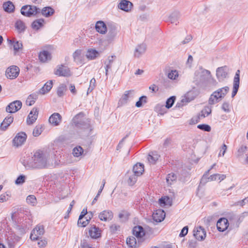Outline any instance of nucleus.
Segmentation results:
<instances>
[{
    "mask_svg": "<svg viewBox=\"0 0 248 248\" xmlns=\"http://www.w3.org/2000/svg\"><path fill=\"white\" fill-rule=\"evenodd\" d=\"M11 195L7 193L1 194L0 196V202H3L7 201L10 198Z\"/></svg>",
    "mask_w": 248,
    "mask_h": 248,
    "instance_id": "57",
    "label": "nucleus"
},
{
    "mask_svg": "<svg viewBox=\"0 0 248 248\" xmlns=\"http://www.w3.org/2000/svg\"><path fill=\"white\" fill-rule=\"evenodd\" d=\"M38 93H33L30 94L26 100V103L29 106L32 105L38 98Z\"/></svg>",
    "mask_w": 248,
    "mask_h": 248,
    "instance_id": "37",
    "label": "nucleus"
},
{
    "mask_svg": "<svg viewBox=\"0 0 248 248\" xmlns=\"http://www.w3.org/2000/svg\"><path fill=\"white\" fill-rule=\"evenodd\" d=\"M160 205L161 206H170L172 204V200L169 197H162L159 199Z\"/></svg>",
    "mask_w": 248,
    "mask_h": 248,
    "instance_id": "33",
    "label": "nucleus"
},
{
    "mask_svg": "<svg viewBox=\"0 0 248 248\" xmlns=\"http://www.w3.org/2000/svg\"><path fill=\"white\" fill-rule=\"evenodd\" d=\"M197 127L202 130L206 132H210L211 130L210 126L205 124H199L197 126Z\"/></svg>",
    "mask_w": 248,
    "mask_h": 248,
    "instance_id": "53",
    "label": "nucleus"
},
{
    "mask_svg": "<svg viewBox=\"0 0 248 248\" xmlns=\"http://www.w3.org/2000/svg\"><path fill=\"white\" fill-rule=\"evenodd\" d=\"M133 233L137 238L138 241L134 236H131L127 238L126 243L131 248H137L140 244L141 237L145 235V232L141 226H138L133 228Z\"/></svg>",
    "mask_w": 248,
    "mask_h": 248,
    "instance_id": "3",
    "label": "nucleus"
},
{
    "mask_svg": "<svg viewBox=\"0 0 248 248\" xmlns=\"http://www.w3.org/2000/svg\"><path fill=\"white\" fill-rule=\"evenodd\" d=\"M211 108L209 106H206L200 113L199 117L204 118L208 116L211 113Z\"/></svg>",
    "mask_w": 248,
    "mask_h": 248,
    "instance_id": "40",
    "label": "nucleus"
},
{
    "mask_svg": "<svg viewBox=\"0 0 248 248\" xmlns=\"http://www.w3.org/2000/svg\"><path fill=\"white\" fill-rule=\"evenodd\" d=\"M159 157L160 155L156 152H153L149 154L147 159L150 164H155Z\"/></svg>",
    "mask_w": 248,
    "mask_h": 248,
    "instance_id": "31",
    "label": "nucleus"
},
{
    "mask_svg": "<svg viewBox=\"0 0 248 248\" xmlns=\"http://www.w3.org/2000/svg\"><path fill=\"white\" fill-rule=\"evenodd\" d=\"M9 41L13 44L14 49L16 51H18L22 47V44L20 42L13 41L12 42L11 40H9Z\"/></svg>",
    "mask_w": 248,
    "mask_h": 248,
    "instance_id": "51",
    "label": "nucleus"
},
{
    "mask_svg": "<svg viewBox=\"0 0 248 248\" xmlns=\"http://www.w3.org/2000/svg\"><path fill=\"white\" fill-rule=\"evenodd\" d=\"M177 176L174 173L169 174L166 178V181L169 185H171L172 183L176 181Z\"/></svg>",
    "mask_w": 248,
    "mask_h": 248,
    "instance_id": "48",
    "label": "nucleus"
},
{
    "mask_svg": "<svg viewBox=\"0 0 248 248\" xmlns=\"http://www.w3.org/2000/svg\"><path fill=\"white\" fill-rule=\"evenodd\" d=\"M95 29L97 32L101 34H105L107 31L106 24L102 21H98L96 22Z\"/></svg>",
    "mask_w": 248,
    "mask_h": 248,
    "instance_id": "26",
    "label": "nucleus"
},
{
    "mask_svg": "<svg viewBox=\"0 0 248 248\" xmlns=\"http://www.w3.org/2000/svg\"><path fill=\"white\" fill-rule=\"evenodd\" d=\"M62 117L58 113L52 114L49 119V123L54 126H57L61 123Z\"/></svg>",
    "mask_w": 248,
    "mask_h": 248,
    "instance_id": "21",
    "label": "nucleus"
},
{
    "mask_svg": "<svg viewBox=\"0 0 248 248\" xmlns=\"http://www.w3.org/2000/svg\"><path fill=\"white\" fill-rule=\"evenodd\" d=\"M228 71L229 69L226 66L217 68L216 71V76L219 81L223 80L227 77Z\"/></svg>",
    "mask_w": 248,
    "mask_h": 248,
    "instance_id": "11",
    "label": "nucleus"
},
{
    "mask_svg": "<svg viewBox=\"0 0 248 248\" xmlns=\"http://www.w3.org/2000/svg\"><path fill=\"white\" fill-rule=\"evenodd\" d=\"M44 22V20L42 18L35 20L31 24L32 28L37 30L43 26Z\"/></svg>",
    "mask_w": 248,
    "mask_h": 248,
    "instance_id": "39",
    "label": "nucleus"
},
{
    "mask_svg": "<svg viewBox=\"0 0 248 248\" xmlns=\"http://www.w3.org/2000/svg\"><path fill=\"white\" fill-rule=\"evenodd\" d=\"M83 152L84 150L83 148L80 146H78L73 149L72 154L75 157H78L81 155Z\"/></svg>",
    "mask_w": 248,
    "mask_h": 248,
    "instance_id": "42",
    "label": "nucleus"
},
{
    "mask_svg": "<svg viewBox=\"0 0 248 248\" xmlns=\"http://www.w3.org/2000/svg\"><path fill=\"white\" fill-rule=\"evenodd\" d=\"M197 242L195 240H190L188 242V247L189 248H195Z\"/></svg>",
    "mask_w": 248,
    "mask_h": 248,
    "instance_id": "64",
    "label": "nucleus"
},
{
    "mask_svg": "<svg viewBox=\"0 0 248 248\" xmlns=\"http://www.w3.org/2000/svg\"><path fill=\"white\" fill-rule=\"evenodd\" d=\"M248 202V199L247 198H245L244 199L236 203V205H240L241 206H243L244 205H245L246 203Z\"/></svg>",
    "mask_w": 248,
    "mask_h": 248,
    "instance_id": "63",
    "label": "nucleus"
},
{
    "mask_svg": "<svg viewBox=\"0 0 248 248\" xmlns=\"http://www.w3.org/2000/svg\"><path fill=\"white\" fill-rule=\"evenodd\" d=\"M134 90L125 91L118 102V106H123L126 105L131 99L134 97Z\"/></svg>",
    "mask_w": 248,
    "mask_h": 248,
    "instance_id": "7",
    "label": "nucleus"
},
{
    "mask_svg": "<svg viewBox=\"0 0 248 248\" xmlns=\"http://www.w3.org/2000/svg\"><path fill=\"white\" fill-rule=\"evenodd\" d=\"M22 102L19 100H16L10 103L6 107V112L13 113L19 110L22 107Z\"/></svg>",
    "mask_w": 248,
    "mask_h": 248,
    "instance_id": "8",
    "label": "nucleus"
},
{
    "mask_svg": "<svg viewBox=\"0 0 248 248\" xmlns=\"http://www.w3.org/2000/svg\"><path fill=\"white\" fill-rule=\"evenodd\" d=\"M26 177L25 175H20L19 176L15 181V183L16 185H22L25 181Z\"/></svg>",
    "mask_w": 248,
    "mask_h": 248,
    "instance_id": "54",
    "label": "nucleus"
},
{
    "mask_svg": "<svg viewBox=\"0 0 248 248\" xmlns=\"http://www.w3.org/2000/svg\"><path fill=\"white\" fill-rule=\"evenodd\" d=\"M247 147L246 146L242 145L238 149L236 156L237 158H240L242 157L244 154L246 152Z\"/></svg>",
    "mask_w": 248,
    "mask_h": 248,
    "instance_id": "45",
    "label": "nucleus"
},
{
    "mask_svg": "<svg viewBox=\"0 0 248 248\" xmlns=\"http://www.w3.org/2000/svg\"><path fill=\"white\" fill-rule=\"evenodd\" d=\"M178 76V72L176 70H171L167 74L168 78L172 80L176 79Z\"/></svg>",
    "mask_w": 248,
    "mask_h": 248,
    "instance_id": "46",
    "label": "nucleus"
},
{
    "mask_svg": "<svg viewBox=\"0 0 248 248\" xmlns=\"http://www.w3.org/2000/svg\"><path fill=\"white\" fill-rule=\"evenodd\" d=\"M100 54V52L95 49L90 48L87 50L86 56L89 60H93L99 57Z\"/></svg>",
    "mask_w": 248,
    "mask_h": 248,
    "instance_id": "23",
    "label": "nucleus"
},
{
    "mask_svg": "<svg viewBox=\"0 0 248 248\" xmlns=\"http://www.w3.org/2000/svg\"><path fill=\"white\" fill-rule=\"evenodd\" d=\"M15 27L19 32H23L25 30V24L21 20L16 21L15 24Z\"/></svg>",
    "mask_w": 248,
    "mask_h": 248,
    "instance_id": "43",
    "label": "nucleus"
},
{
    "mask_svg": "<svg viewBox=\"0 0 248 248\" xmlns=\"http://www.w3.org/2000/svg\"><path fill=\"white\" fill-rule=\"evenodd\" d=\"M14 118L12 116L6 117L3 122L1 123L0 128L3 131H5L7 129L8 127L10 124L13 122Z\"/></svg>",
    "mask_w": 248,
    "mask_h": 248,
    "instance_id": "25",
    "label": "nucleus"
},
{
    "mask_svg": "<svg viewBox=\"0 0 248 248\" xmlns=\"http://www.w3.org/2000/svg\"><path fill=\"white\" fill-rule=\"evenodd\" d=\"M3 8L7 13H12L15 10V6L11 1H8L3 4Z\"/></svg>",
    "mask_w": 248,
    "mask_h": 248,
    "instance_id": "34",
    "label": "nucleus"
},
{
    "mask_svg": "<svg viewBox=\"0 0 248 248\" xmlns=\"http://www.w3.org/2000/svg\"><path fill=\"white\" fill-rule=\"evenodd\" d=\"M144 171V165L140 163H138L135 165L133 168V173L136 175L140 176Z\"/></svg>",
    "mask_w": 248,
    "mask_h": 248,
    "instance_id": "29",
    "label": "nucleus"
},
{
    "mask_svg": "<svg viewBox=\"0 0 248 248\" xmlns=\"http://www.w3.org/2000/svg\"><path fill=\"white\" fill-rule=\"evenodd\" d=\"M227 149V145H225V144H223L220 149V153L218 154V156H224V155Z\"/></svg>",
    "mask_w": 248,
    "mask_h": 248,
    "instance_id": "61",
    "label": "nucleus"
},
{
    "mask_svg": "<svg viewBox=\"0 0 248 248\" xmlns=\"http://www.w3.org/2000/svg\"><path fill=\"white\" fill-rule=\"evenodd\" d=\"M39 58L40 61L46 62L51 59V54L48 51L44 50L40 53Z\"/></svg>",
    "mask_w": 248,
    "mask_h": 248,
    "instance_id": "32",
    "label": "nucleus"
},
{
    "mask_svg": "<svg viewBox=\"0 0 248 248\" xmlns=\"http://www.w3.org/2000/svg\"><path fill=\"white\" fill-rule=\"evenodd\" d=\"M193 232V235L195 238L199 241H202L204 240L206 235L205 230L201 226L195 228L194 229Z\"/></svg>",
    "mask_w": 248,
    "mask_h": 248,
    "instance_id": "13",
    "label": "nucleus"
},
{
    "mask_svg": "<svg viewBox=\"0 0 248 248\" xmlns=\"http://www.w3.org/2000/svg\"><path fill=\"white\" fill-rule=\"evenodd\" d=\"M19 69L15 65H13L7 68L6 71V76L7 78L14 79L19 75Z\"/></svg>",
    "mask_w": 248,
    "mask_h": 248,
    "instance_id": "12",
    "label": "nucleus"
},
{
    "mask_svg": "<svg viewBox=\"0 0 248 248\" xmlns=\"http://www.w3.org/2000/svg\"><path fill=\"white\" fill-rule=\"evenodd\" d=\"M27 202L28 204L32 206H34L37 202L36 199L34 195H29L26 199Z\"/></svg>",
    "mask_w": 248,
    "mask_h": 248,
    "instance_id": "49",
    "label": "nucleus"
},
{
    "mask_svg": "<svg viewBox=\"0 0 248 248\" xmlns=\"http://www.w3.org/2000/svg\"><path fill=\"white\" fill-rule=\"evenodd\" d=\"M175 100V97L174 96L170 97L166 101V107L168 108H170L173 105Z\"/></svg>",
    "mask_w": 248,
    "mask_h": 248,
    "instance_id": "52",
    "label": "nucleus"
},
{
    "mask_svg": "<svg viewBox=\"0 0 248 248\" xmlns=\"http://www.w3.org/2000/svg\"><path fill=\"white\" fill-rule=\"evenodd\" d=\"M95 79L94 78L90 80V86L87 91V94L91 92L94 89L95 86Z\"/></svg>",
    "mask_w": 248,
    "mask_h": 248,
    "instance_id": "55",
    "label": "nucleus"
},
{
    "mask_svg": "<svg viewBox=\"0 0 248 248\" xmlns=\"http://www.w3.org/2000/svg\"><path fill=\"white\" fill-rule=\"evenodd\" d=\"M146 50V46L145 44H142L138 45L134 51V56L139 58L144 54Z\"/></svg>",
    "mask_w": 248,
    "mask_h": 248,
    "instance_id": "24",
    "label": "nucleus"
},
{
    "mask_svg": "<svg viewBox=\"0 0 248 248\" xmlns=\"http://www.w3.org/2000/svg\"><path fill=\"white\" fill-rule=\"evenodd\" d=\"M73 123L77 127L86 129L91 131V125L89 121L84 118V113L82 112L77 114L72 120Z\"/></svg>",
    "mask_w": 248,
    "mask_h": 248,
    "instance_id": "4",
    "label": "nucleus"
},
{
    "mask_svg": "<svg viewBox=\"0 0 248 248\" xmlns=\"http://www.w3.org/2000/svg\"><path fill=\"white\" fill-rule=\"evenodd\" d=\"M87 214V209H83L81 211L80 215L79 217V218L78 220V224L79 226H81L82 227H84L86 226L89 222L90 220L91 219V217H93L92 214L91 212V217H89V219H86L84 222H81V220L83 219V217Z\"/></svg>",
    "mask_w": 248,
    "mask_h": 248,
    "instance_id": "19",
    "label": "nucleus"
},
{
    "mask_svg": "<svg viewBox=\"0 0 248 248\" xmlns=\"http://www.w3.org/2000/svg\"><path fill=\"white\" fill-rule=\"evenodd\" d=\"M42 130L39 126H36L33 129L32 134L34 137L39 136L42 133Z\"/></svg>",
    "mask_w": 248,
    "mask_h": 248,
    "instance_id": "56",
    "label": "nucleus"
},
{
    "mask_svg": "<svg viewBox=\"0 0 248 248\" xmlns=\"http://www.w3.org/2000/svg\"><path fill=\"white\" fill-rule=\"evenodd\" d=\"M188 231V227L187 226H186L184 227L182 230H181V232L179 234L180 237H183L186 235L187 234Z\"/></svg>",
    "mask_w": 248,
    "mask_h": 248,
    "instance_id": "60",
    "label": "nucleus"
},
{
    "mask_svg": "<svg viewBox=\"0 0 248 248\" xmlns=\"http://www.w3.org/2000/svg\"><path fill=\"white\" fill-rule=\"evenodd\" d=\"M73 57L75 62L81 63L82 58L81 50L79 49L76 50L73 54Z\"/></svg>",
    "mask_w": 248,
    "mask_h": 248,
    "instance_id": "44",
    "label": "nucleus"
},
{
    "mask_svg": "<svg viewBox=\"0 0 248 248\" xmlns=\"http://www.w3.org/2000/svg\"><path fill=\"white\" fill-rule=\"evenodd\" d=\"M133 7V4L129 1L127 0H122L121 2L118 5V7L125 12L131 11Z\"/></svg>",
    "mask_w": 248,
    "mask_h": 248,
    "instance_id": "22",
    "label": "nucleus"
},
{
    "mask_svg": "<svg viewBox=\"0 0 248 248\" xmlns=\"http://www.w3.org/2000/svg\"><path fill=\"white\" fill-rule=\"evenodd\" d=\"M38 114V111L37 108H33L29 113L27 119V123L29 125L33 124L36 120Z\"/></svg>",
    "mask_w": 248,
    "mask_h": 248,
    "instance_id": "17",
    "label": "nucleus"
},
{
    "mask_svg": "<svg viewBox=\"0 0 248 248\" xmlns=\"http://www.w3.org/2000/svg\"><path fill=\"white\" fill-rule=\"evenodd\" d=\"M193 83L200 89L210 90L217 84L210 71L200 67L194 73Z\"/></svg>",
    "mask_w": 248,
    "mask_h": 248,
    "instance_id": "1",
    "label": "nucleus"
},
{
    "mask_svg": "<svg viewBox=\"0 0 248 248\" xmlns=\"http://www.w3.org/2000/svg\"><path fill=\"white\" fill-rule=\"evenodd\" d=\"M139 176L136 175L134 173L130 174H128V179L127 182L129 185H133L137 181V177Z\"/></svg>",
    "mask_w": 248,
    "mask_h": 248,
    "instance_id": "47",
    "label": "nucleus"
},
{
    "mask_svg": "<svg viewBox=\"0 0 248 248\" xmlns=\"http://www.w3.org/2000/svg\"><path fill=\"white\" fill-rule=\"evenodd\" d=\"M229 222L226 218H220L217 223V227L218 231L223 232L227 230Z\"/></svg>",
    "mask_w": 248,
    "mask_h": 248,
    "instance_id": "16",
    "label": "nucleus"
},
{
    "mask_svg": "<svg viewBox=\"0 0 248 248\" xmlns=\"http://www.w3.org/2000/svg\"><path fill=\"white\" fill-rule=\"evenodd\" d=\"M113 217V213L110 210H104L101 212L98 215L99 219L104 221H109L111 220Z\"/></svg>",
    "mask_w": 248,
    "mask_h": 248,
    "instance_id": "18",
    "label": "nucleus"
},
{
    "mask_svg": "<svg viewBox=\"0 0 248 248\" xmlns=\"http://www.w3.org/2000/svg\"><path fill=\"white\" fill-rule=\"evenodd\" d=\"M89 233L92 238H97L101 236L100 231L99 228L95 226L92 227L89 230Z\"/></svg>",
    "mask_w": 248,
    "mask_h": 248,
    "instance_id": "30",
    "label": "nucleus"
},
{
    "mask_svg": "<svg viewBox=\"0 0 248 248\" xmlns=\"http://www.w3.org/2000/svg\"><path fill=\"white\" fill-rule=\"evenodd\" d=\"M27 136L25 133L20 132L17 134L13 140L14 146L18 147L21 146L26 141Z\"/></svg>",
    "mask_w": 248,
    "mask_h": 248,
    "instance_id": "10",
    "label": "nucleus"
},
{
    "mask_svg": "<svg viewBox=\"0 0 248 248\" xmlns=\"http://www.w3.org/2000/svg\"><path fill=\"white\" fill-rule=\"evenodd\" d=\"M48 159L47 154L43 151H36L31 157V160L28 162L26 167L33 169H42L45 168L47 164Z\"/></svg>",
    "mask_w": 248,
    "mask_h": 248,
    "instance_id": "2",
    "label": "nucleus"
},
{
    "mask_svg": "<svg viewBox=\"0 0 248 248\" xmlns=\"http://www.w3.org/2000/svg\"><path fill=\"white\" fill-rule=\"evenodd\" d=\"M45 232L43 225L37 226L31 232L30 238L32 240H39V237L44 234Z\"/></svg>",
    "mask_w": 248,
    "mask_h": 248,
    "instance_id": "9",
    "label": "nucleus"
},
{
    "mask_svg": "<svg viewBox=\"0 0 248 248\" xmlns=\"http://www.w3.org/2000/svg\"><path fill=\"white\" fill-rule=\"evenodd\" d=\"M52 80L47 82L44 86L39 90V93L41 94H45L49 92L52 88Z\"/></svg>",
    "mask_w": 248,
    "mask_h": 248,
    "instance_id": "28",
    "label": "nucleus"
},
{
    "mask_svg": "<svg viewBox=\"0 0 248 248\" xmlns=\"http://www.w3.org/2000/svg\"><path fill=\"white\" fill-rule=\"evenodd\" d=\"M240 83V70H237L234 79L233 83V91L232 94V97H233L237 93Z\"/></svg>",
    "mask_w": 248,
    "mask_h": 248,
    "instance_id": "14",
    "label": "nucleus"
},
{
    "mask_svg": "<svg viewBox=\"0 0 248 248\" xmlns=\"http://www.w3.org/2000/svg\"><path fill=\"white\" fill-rule=\"evenodd\" d=\"M116 58V56L115 55H112L108 57L107 60L104 63L105 64V71H106V75L107 76L108 74V70L111 68L112 64L114 61V60Z\"/></svg>",
    "mask_w": 248,
    "mask_h": 248,
    "instance_id": "27",
    "label": "nucleus"
},
{
    "mask_svg": "<svg viewBox=\"0 0 248 248\" xmlns=\"http://www.w3.org/2000/svg\"><path fill=\"white\" fill-rule=\"evenodd\" d=\"M209 173V170H207L203 175L200 182V184L199 186H200L201 185H204L209 180H208L207 178L208 175Z\"/></svg>",
    "mask_w": 248,
    "mask_h": 248,
    "instance_id": "50",
    "label": "nucleus"
},
{
    "mask_svg": "<svg viewBox=\"0 0 248 248\" xmlns=\"http://www.w3.org/2000/svg\"><path fill=\"white\" fill-rule=\"evenodd\" d=\"M196 96V94L195 93L194 91H190L185 95V99H183L182 101V102H184V100H186V102H190L193 100L195 98Z\"/></svg>",
    "mask_w": 248,
    "mask_h": 248,
    "instance_id": "41",
    "label": "nucleus"
},
{
    "mask_svg": "<svg viewBox=\"0 0 248 248\" xmlns=\"http://www.w3.org/2000/svg\"><path fill=\"white\" fill-rule=\"evenodd\" d=\"M41 13L44 16L49 17L54 13V10L50 7H46L42 9Z\"/></svg>",
    "mask_w": 248,
    "mask_h": 248,
    "instance_id": "38",
    "label": "nucleus"
},
{
    "mask_svg": "<svg viewBox=\"0 0 248 248\" xmlns=\"http://www.w3.org/2000/svg\"><path fill=\"white\" fill-rule=\"evenodd\" d=\"M222 109L225 112L230 111L229 104L227 102H224L222 105Z\"/></svg>",
    "mask_w": 248,
    "mask_h": 248,
    "instance_id": "62",
    "label": "nucleus"
},
{
    "mask_svg": "<svg viewBox=\"0 0 248 248\" xmlns=\"http://www.w3.org/2000/svg\"><path fill=\"white\" fill-rule=\"evenodd\" d=\"M180 15L178 12H174L171 14L169 16L170 20L171 23L177 24L178 19L180 18Z\"/></svg>",
    "mask_w": 248,
    "mask_h": 248,
    "instance_id": "35",
    "label": "nucleus"
},
{
    "mask_svg": "<svg viewBox=\"0 0 248 248\" xmlns=\"http://www.w3.org/2000/svg\"><path fill=\"white\" fill-rule=\"evenodd\" d=\"M165 215L166 214L163 210L158 209L153 213V218L155 222H160L164 219Z\"/></svg>",
    "mask_w": 248,
    "mask_h": 248,
    "instance_id": "20",
    "label": "nucleus"
},
{
    "mask_svg": "<svg viewBox=\"0 0 248 248\" xmlns=\"http://www.w3.org/2000/svg\"><path fill=\"white\" fill-rule=\"evenodd\" d=\"M119 217L122 220V221H124L127 219L128 215L126 213L123 212L119 214Z\"/></svg>",
    "mask_w": 248,
    "mask_h": 248,
    "instance_id": "59",
    "label": "nucleus"
},
{
    "mask_svg": "<svg viewBox=\"0 0 248 248\" xmlns=\"http://www.w3.org/2000/svg\"><path fill=\"white\" fill-rule=\"evenodd\" d=\"M54 73L56 75L59 76L69 77L71 76L69 68L63 65L59 66L55 71Z\"/></svg>",
    "mask_w": 248,
    "mask_h": 248,
    "instance_id": "15",
    "label": "nucleus"
},
{
    "mask_svg": "<svg viewBox=\"0 0 248 248\" xmlns=\"http://www.w3.org/2000/svg\"><path fill=\"white\" fill-rule=\"evenodd\" d=\"M67 91V87L66 85L64 84H61L59 85V86L57 88V95L60 97H62L65 94V93H66Z\"/></svg>",
    "mask_w": 248,
    "mask_h": 248,
    "instance_id": "36",
    "label": "nucleus"
},
{
    "mask_svg": "<svg viewBox=\"0 0 248 248\" xmlns=\"http://www.w3.org/2000/svg\"><path fill=\"white\" fill-rule=\"evenodd\" d=\"M146 96H142L140 97L139 100L138 101H137L136 103V106L137 107H140L142 106V101L143 100L144 103L146 102Z\"/></svg>",
    "mask_w": 248,
    "mask_h": 248,
    "instance_id": "58",
    "label": "nucleus"
},
{
    "mask_svg": "<svg viewBox=\"0 0 248 248\" xmlns=\"http://www.w3.org/2000/svg\"><path fill=\"white\" fill-rule=\"evenodd\" d=\"M229 88L227 86L218 89L213 93L208 100L209 104L214 105L219 102L227 93Z\"/></svg>",
    "mask_w": 248,
    "mask_h": 248,
    "instance_id": "5",
    "label": "nucleus"
},
{
    "mask_svg": "<svg viewBox=\"0 0 248 248\" xmlns=\"http://www.w3.org/2000/svg\"><path fill=\"white\" fill-rule=\"evenodd\" d=\"M40 11L41 10L40 8L35 6L29 5H24L21 9V14L27 17L35 16L37 14L40 13Z\"/></svg>",
    "mask_w": 248,
    "mask_h": 248,
    "instance_id": "6",
    "label": "nucleus"
}]
</instances>
